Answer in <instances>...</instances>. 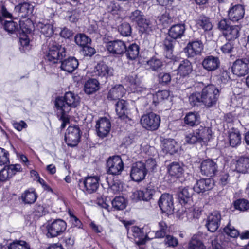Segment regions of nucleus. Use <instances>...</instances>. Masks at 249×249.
I'll use <instances>...</instances> for the list:
<instances>
[{"label":"nucleus","mask_w":249,"mask_h":249,"mask_svg":"<svg viewBox=\"0 0 249 249\" xmlns=\"http://www.w3.org/2000/svg\"><path fill=\"white\" fill-rule=\"evenodd\" d=\"M189 101L192 106H195L201 102V94L198 92L192 93L189 97Z\"/></svg>","instance_id":"56"},{"label":"nucleus","mask_w":249,"mask_h":249,"mask_svg":"<svg viewBox=\"0 0 249 249\" xmlns=\"http://www.w3.org/2000/svg\"><path fill=\"white\" fill-rule=\"evenodd\" d=\"M8 153L5 149L0 147V165L5 164L9 162Z\"/></svg>","instance_id":"60"},{"label":"nucleus","mask_w":249,"mask_h":249,"mask_svg":"<svg viewBox=\"0 0 249 249\" xmlns=\"http://www.w3.org/2000/svg\"><path fill=\"white\" fill-rule=\"evenodd\" d=\"M244 14L243 6L241 5H236L229 10L228 16L230 20L237 21L243 18Z\"/></svg>","instance_id":"26"},{"label":"nucleus","mask_w":249,"mask_h":249,"mask_svg":"<svg viewBox=\"0 0 249 249\" xmlns=\"http://www.w3.org/2000/svg\"><path fill=\"white\" fill-rule=\"evenodd\" d=\"M219 96V89L213 85L205 87L201 92V102L208 107L215 105Z\"/></svg>","instance_id":"3"},{"label":"nucleus","mask_w":249,"mask_h":249,"mask_svg":"<svg viewBox=\"0 0 249 249\" xmlns=\"http://www.w3.org/2000/svg\"><path fill=\"white\" fill-rule=\"evenodd\" d=\"M33 9V6L28 2L19 3L15 7V11L18 16L23 18L32 14Z\"/></svg>","instance_id":"25"},{"label":"nucleus","mask_w":249,"mask_h":249,"mask_svg":"<svg viewBox=\"0 0 249 249\" xmlns=\"http://www.w3.org/2000/svg\"><path fill=\"white\" fill-rule=\"evenodd\" d=\"M111 124L107 118H101L96 123V129L98 135L102 138L106 137L110 131Z\"/></svg>","instance_id":"18"},{"label":"nucleus","mask_w":249,"mask_h":249,"mask_svg":"<svg viewBox=\"0 0 249 249\" xmlns=\"http://www.w3.org/2000/svg\"><path fill=\"white\" fill-rule=\"evenodd\" d=\"M147 174L146 169L142 162H137L131 167L130 177L132 179L136 182L143 180Z\"/></svg>","instance_id":"10"},{"label":"nucleus","mask_w":249,"mask_h":249,"mask_svg":"<svg viewBox=\"0 0 249 249\" xmlns=\"http://www.w3.org/2000/svg\"><path fill=\"white\" fill-rule=\"evenodd\" d=\"M66 223L62 219H56L47 225L48 237H55L62 234L66 229Z\"/></svg>","instance_id":"5"},{"label":"nucleus","mask_w":249,"mask_h":249,"mask_svg":"<svg viewBox=\"0 0 249 249\" xmlns=\"http://www.w3.org/2000/svg\"><path fill=\"white\" fill-rule=\"evenodd\" d=\"M171 80V77L169 73L160 72L158 74L159 82L162 85L169 83Z\"/></svg>","instance_id":"55"},{"label":"nucleus","mask_w":249,"mask_h":249,"mask_svg":"<svg viewBox=\"0 0 249 249\" xmlns=\"http://www.w3.org/2000/svg\"><path fill=\"white\" fill-rule=\"evenodd\" d=\"M99 178L97 176H89L83 180H80L79 186H83L85 191L89 194L96 191L99 187Z\"/></svg>","instance_id":"12"},{"label":"nucleus","mask_w":249,"mask_h":249,"mask_svg":"<svg viewBox=\"0 0 249 249\" xmlns=\"http://www.w3.org/2000/svg\"><path fill=\"white\" fill-rule=\"evenodd\" d=\"M127 104L124 100H119L115 104V110L118 117L122 120L127 118Z\"/></svg>","instance_id":"28"},{"label":"nucleus","mask_w":249,"mask_h":249,"mask_svg":"<svg viewBox=\"0 0 249 249\" xmlns=\"http://www.w3.org/2000/svg\"><path fill=\"white\" fill-rule=\"evenodd\" d=\"M160 122V116L153 113L144 115L141 119V123L142 126L146 129L152 130L158 129Z\"/></svg>","instance_id":"7"},{"label":"nucleus","mask_w":249,"mask_h":249,"mask_svg":"<svg viewBox=\"0 0 249 249\" xmlns=\"http://www.w3.org/2000/svg\"><path fill=\"white\" fill-rule=\"evenodd\" d=\"M80 102V97L71 91L66 92L63 97L56 98L55 105L58 117L62 121V129L64 128L66 124L69 123L70 116L68 113L72 108L77 107Z\"/></svg>","instance_id":"2"},{"label":"nucleus","mask_w":249,"mask_h":249,"mask_svg":"<svg viewBox=\"0 0 249 249\" xmlns=\"http://www.w3.org/2000/svg\"><path fill=\"white\" fill-rule=\"evenodd\" d=\"M118 31L123 36H128L131 35V27L128 23L124 22L119 26Z\"/></svg>","instance_id":"52"},{"label":"nucleus","mask_w":249,"mask_h":249,"mask_svg":"<svg viewBox=\"0 0 249 249\" xmlns=\"http://www.w3.org/2000/svg\"><path fill=\"white\" fill-rule=\"evenodd\" d=\"M159 230L155 232V238H163L166 235L167 231V226L164 221L158 223Z\"/></svg>","instance_id":"48"},{"label":"nucleus","mask_w":249,"mask_h":249,"mask_svg":"<svg viewBox=\"0 0 249 249\" xmlns=\"http://www.w3.org/2000/svg\"><path fill=\"white\" fill-rule=\"evenodd\" d=\"M139 47L136 43H133L129 46L124 52L127 57L130 60H134L138 57L139 54Z\"/></svg>","instance_id":"40"},{"label":"nucleus","mask_w":249,"mask_h":249,"mask_svg":"<svg viewBox=\"0 0 249 249\" xmlns=\"http://www.w3.org/2000/svg\"><path fill=\"white\" fill-rule=\"evenodd\" d=\"M159 20L164 26H166L173 21L172 18L167 13L162 15L160 17Z\"/></svg>","instance_id":"59"},{"label":"nucleus","mask_w":249,"mask_h":249,"mask_svg":"<svg viewBox=\"0 0 249 249\" xmlns=\"http://www.w3.org/2000/svg\"><path fill=\"white\" fill-rule=\"evenodd\" d=\"M185 141L187 143L190 144H193L197 142H199L198 135H197L196 130L192 133L187 134L185 136Z\"/></svg>","instance_id":"54"},{"label":"nucleus","mask_w":249,"mask_h":249,"mask_svg":"<svg viewBox=\"0 0 249 249\" xmlns=\"http://www.w3.org/2000/svg\"><path fill=\"white\" fill-rule=\"evenodd\" d=\"M196 132L198 135L199 142H206L211 137L212 130L209 127L200 126L198 129L196 130Z\"/></svg>","instance_id":"34"},{"label":"nucleus","mask_w":249,"mask_h":249,"mask_svg":"<svg viewBox=\"0 0 249 249\" xmlns=\"http://www.w3.org/2000/svg\"><path fill=\"white\" fill-rule=\"evenodd\" d=\"M112 207L117 210L124 209L126 206L125 200L123 197H116L112 201Z\"/></svg>","instance_id":"47"},{"label":"nucleus","mask_w":249,"mask_h":249,"mask_svg":"<svg viewBox=\"0 0 249 249\" xmlns=\"http://www.w3.org/2000/svg\"><path fill=\"white\" fill-rule=\"evenodd\" d=\"M185 31L184 24H178L172 26L168 31L169 36L173 39H177L181 38Z\"/></svg>","instance_id":"29"},{"label":"nucleus","mask_w":249,"mask_h":249,"mask_svg":"<svg viewBox=\"0 0 249 249\" xmlns=\"http://www.w3.org/2000/svg\"><path fill=\"white\" fill-rule=\"evenodd\" d=\"M53 38H51L48 41V50L45 53V60L50 64L61 62V69L69 73H71L78 67V60L75 57H71L62 61V59L66 55L65 48L59 45Z\"/></svg>","instance_id":"1"},{"label":"nucleus","mask_w":249,"mask_h":249,"mask_svg":"<svg viewBox=\"0 0 249 249\" xmlns=\"http://www.w3.org/2000/svg\"><path fill=\"white\" fill-rule=\"evenodd\" d=\"M146 65L148 69L154 71H160L164 65L163 62L156 57L151 58L147 61Z\"/></svg>","instance_id":"36"},{"label":"nucleus","mask_w":249,"mask_h":249,"mask_svg":"<svg viewBox=\"0 0 249 249\" xmlns=\"http://www.w3.org/2000/svg\"><path fill=\"white\" fill-rule=\"evenodd\" d=\"M143 18V15L142 12L138 10H136L134 12H132L129 16V19L130 20L133 22H136L137 24L141 21H142Z\"/></svg>","instance_id":"53"},{"label":"nucleus","mask_w":249,"mask_h":249,"mask_svg":"<svg viewBox=\"0 0 249 249\" xmlns=\"http://www.w3.org/2000/svg\"><path fill=\"white\" fill-rule=\"evenodd\" d=\"M164 239V244L169 247H175L178 245V239L172 235H166Z\"/></svg>","instance_id":"57"},{"label":"nucleus","mask_w":249,"mask_h":249,"mask_svg":"<svg viewBox=\"0 0 249 249\" xmlns=\"http://www.w3.org/2000/svg\"><path fill=\"white\" fill-rule=\"evenodd\" d=\"M224 232L227 235L236 238L239 235L238 231L232 226L229 222L223 229Z\"/></svg>","instance_id":"49"},{"label":"nucleus","mask_w":249,"mask_h":249,"mask_svg":"<svg viewBox=\"0 0 249 249\" xmlns=\"http://www.w3.org/2000/svg\"><path fill=\"white\" fill-rule=\"evenodd\" d=\"M220 62L217 57L212 55L206 56L202 61L203 68L208 71L217 70L220 66Z\"/></svg>","instance_id":"20"},{"label":"nucleus","mask_w":249,"mask_h":249,"mask_svg":"<svg viewBox=\"0 0 249 249\" xmlns=\"http://www.w3.org/2000/svg\"><path fill=\"white\" fill-rule=\"evenodd\" d=\"M240 30V28L238 26H231L224 32V35L227 40H233L238 37Z\"/></svg>","instance_id":"39"},{"label":"nucleus","mask_w":249,"mask_h":249,"mask_svg":"<svg viewBox=\"0 0 249 249\" xmlns=\"http://www.w3.org/2000/svg\"><path fill=\"white\" fill-rule=\"evenodd\" d=\"M176 142L173 139L165 140L162 144V149L167 153L173 154L177 151Z\"/></svg>","instance_id":"42"},{"label":"nucleus","mask_w":249,"mask_h":249,"mask_svg":"<svg viewBox=\"0 0 249 249\" xmlns=\"http://www.w3.org/2000/svg\"><path fill=\"white\" fill-rule=\"evenodd\" d=\"M231 71L238 77L244 76L249 71V61L247 59L236 60L232 64Z\"/></svg>","instance_id":"8"},{"label":"nucleus","mask_w":249,"mask_h":249,"mask_svg":"<svg viewBox=\"0 0 249 249\" xmlns=\"http://www.w3.org/2000/svg\"><path fill=\"white\" fill-rule=\"evenodd\" d=\"M94 71L96 75L101 77L107 78L112 75V70L103 62L97 65Z\"/></svg>","instance_id":"31"},{"label":"nucleus","mask_w":249,"mask_h":249,"mask_svg":"<svg viewBox=\"0 0 249 249\" xmlns=\"http://www.w3.org/2000/svg\"><path fill=\"white\" fill-rule=\"evenodd\" d=\"M155 193L154 187L149 184L146 188L142 190L136 191L133 193L134 198L138 200H143L148 201L152 199L153 195Z\"/></svg>","instance_id":"17"},{"label":"nucleus","mask_w":249,"mask_h":249,"mask_svg":"<svg viewBox=\"0 0 249 249\" xmlns=\"http://www.w3.org/2000/svg\"><path fill=\"white\" fill-rule=\"evenodd\" d=\"M22 168L20 164H11L4 167L0 171V181H5L11 178L17 172L21 171Z\"/></svg>","instance_id":"15"},{"label":"nucleus","mask_w":249,"mask_h":249,"mask_svg":"<svg viewBox=\"0 0 249 249\" xmlns=\"http://www.w3.org/2000/svg\"><path fill=\"white\" fill-rule=\"evenodd\" d=\"M80 137L79 127L77 125L70 126L65 133V140L69 146L72 147L78 144Z\"/></svg>","instance_id":"6"},{"label":"nucleus","mask_w":249,"mask_h":249,"mask_svg":"<svg viewBox=\"0 0 249 249\" xmlns=\"http://www.w3.org/2000/svg\"><path fill=\"white\" fill-rule=\"evenodd\" d=\"M206 247L201 240V236L194 235L188 245V249H205Z\"/></svg>","instance_id":"37"},{"label":"nucleus","mask_w":249,"mask_h":249,"mask_svg":"<svg viewBox=\"0 0 249 249\" xmlns=\"http://www.w3.org/2000/svg\"><path fill=\"white\" fill-rule=\"evenodd\" d=\"M144 165H145V168L146 169V172L147 173L148 170L153 171L155 169L157 164L155 160L148 159L145 163H144Z\"/></svg>","instance_id":"62"},{"label":"nucleus","mask_w":249,"mask_h":249,"mask_svg":"<svg viewBox=\"0 0 249 249\" xmlns=\"http://www.w3.org/2000/svg\"><path fill=\"white\" fill-rule=\"evenodd\" d=\"M3 25L5 30L9 33H13L16 28V23L12 20L5 21Z\"/></svg>","instance_id":"63"},{"label":"nucleus","mask_w":249,"mask_h":249,"mask_svg":"<svg viewBox=\"0 0 249 249\" xmlns=\"http://www.w3.org/2000/svg\"><path fill=\"white\" fill-rule=\"evenodd\" d=\"M199 116L196 112H189L186 115L184 118L185 124L190 126H194L197 125L199 123Z\"/></svg>","instance_id":"38"},{"label":"nucleus","mask_w":249,"mask_h":249,"mask_svg":"<svg viewBox=\"0 0 249 249\" xmlns=\"http://www.w3.org/2000/svg\"><path fill=\"white\" fill-rule=\"evenodd\" d=\"M193 194L192 188L188 187L183 188H179L178 193V196L180 203L182 205H186L192 202L191 196Z\"/></svg>","instance_id":"22"},{"label":"nucleus","mask_w":249,"mask_h":249,"mask_svg":"<svg viewBox=\"0 0 249 249\" xmlns=\"http://www.w3.org/2000/svg\"><path fill=\"white\" fill-rule=\"evenodd\" d=\"M128 80L132 92L139 93L142 97L148 94L149 90L141 86L139 79L136 76H129Z\"/></svg>","instance_id":"16"},{"label":"nucleus","mask_w":249,"mask_h":249,"mask_svg":"<svg viewBox=\"0 0 249 249\" xmlns=\"http://www.w3.org/2000/svg\"><path fill=\"white\" fill-rule=\"evenodd\" d=\"M121 189V187L118 182L114 181L110 184L107 189L108 193L110 195H113L120 192Z\"/></svg>","instance_id":"58"},{"label":"nucleus","mask_w":249,"mask_h":249,"mask_svg":"<svg viewBox=\"0 0 249 249\" xmlns=\"http://www.w3.org/2000/svg\"><path fill=\"white\" fill-rule=\"evenodd\" d=\"M99 82L95 79L89 80L85 84V91L90 94L95 92L99 89Z\"/></svg>","instance_id":"41"},{"label":"nucleus","mask_w":249,"mask_h":249,"mask_svg":"<svg viewBox=\"0 0 249 249\" xmlns=\"http://www.w3.org/2000/svg\"><path fill=\"white\" fill-rule=\"evenodd\" d=\"M144 228H140L137 226H133L131 229V232L135 238L139 240L141 244H143L145 242V239L148 238L146 232L144 231Z\"/></svg>","instance_id":"35"},{"label":"nucleus","mask_w":249,"mask_h":249,"mask_svg":"<svg viewBox=\"0 0 249 249\" xmlns=\"http://www.w3.org/2000/svg\"><path fill=\"white\" fill-rule=\"evenodd\" d=\"M228 137L229 144L231 147H236L241 142V134L237 129H231L228 132Z\"/></svg>","instance_id":"30"},{"label":"nucleus","mask_w":249,"mask_h":249,"mask_svg":"<svg viewBox=\"0 0 249 249\" xmlns=\"http://www.w3.org/2000/svg\"><path fill=\"white\" fill-rule=\"evenodd\" d=\"M193 71L191 63L187 59L181 61L178 68V75L180 77L177 79L180 80L181 78L188 76Z\"/></svg>","instance_id":"24"},{"label":"nucleus","mask_w":249,"mask_h":249,"mask_svg":"<svg viewBox=\"0 0 249 249\" xmlns=\"http://www.w3.org/2000/svg\"><path fill=\"white\" fill-rule=\"evenodd\" d=\"M200 171L202 175L212 177L218 171V166L214 160L207 159L203 160L200 165Z\"/></svg>","instance_id":"9"},{"label":"nucleus","mask_w":249,"mask_h":249,"mask_svg":"<svg viewBox=\"0 0 249 249\" xmlns=\"http://www.w3.org/2000/svg\"><path fill=\"white\" fill-rule=\"evenodd\" d=\"M37 27L40 30V32L46 37H49L47 39L46 46H47V50H48V45L49 39L53 38V39L55 42L54 38L55 37L52 36L53 33V25L51 23L45 22H39L37 24Z\"/></svg>","instance_id":"27"},{"label":"nucleus","mask_w":249,"mask_h":249,"mask_svg":"<svg viewBox=\"0 0 249 249\" xmlns=\"http://www.w3.org/2000/svg\"><path fill=\"white\" fill-rule=\"evenodd\" d=\"M158 205L162 213H171L174 210L173 197L172 195L163 194L158 201Z\"/></svg>","instance_id":"11"},{"label":"nucleus","mask_w":249,"mask_h":249,"mask_svg":"<svg viewBox=\"0 0 249 249\" xmlns=\"http://www.w3.org/2000/svg\"><path fill=\"white\" fill-rule=\"evenodd\" d=\"M126 90L121 85H116L111 88L107 95V99L110 101L120 100L125 94Z\"/></svg>","instance_id":"21"},{"label":"nucleus","mask_w":249,"mask_h":249,"mask_svg":"<svg viewBox=\"0 0 249 249\" xmlns=\"http://www.w3.org/2000/svg\"><path fill=\"white\" fill-rule=\"evenodd\" d=\"M234 206L237 210L245 211L249 208V202L245 199H239L234 202Z\"/></svg>","instance_id":"51"},{"label":"nucleus","mask_w":249,"mask_h":249,"mask_svg":"<svg viewBox=\"0 0 249 249\" xmlns=\"http://www.w3.org/2000/svg\"><path fill=\"white\" fill-rule=\"evenodd\" d=\"M138 25L142 28L143 31L148 32L149 30H151V23L150 21L144 18L142 19V21H141L138 24Z\"/></svg>","instance_id":"64"},{"label":"nucleus","mask_w":249,"mask_h":249,"mask_svg":"<svg viewBox=\"0 0 249 249\" xmlns=\"http://www.w3.org/2000/svg\"><path fill=\"white\" fill-rule=\"evenodd\" d=\"M106 47L107 50L113 54H121L126 50L124 43L120 40L110 41L107 43Z\"/></svg>","instance_id":"19"},{"label":"nucleus","mask_w":249,"mask_h":249,"mask_svg":"<svg viewBox=\"0 0 249 249\" xmlns=\"http://www.w3.org/2000/svg\"><path fill=\"white\" fill-rule=\"evenodd\" d=\"M196 24L199 28H201L205 31H209L211 30L213 27L210 19L205 17H201L198 19Z\"/></svg>","instance_id":"45"},{"label":"nucleus","mask_w":249,"mask_h":249,"mask_svg":"<svg viewBox=\"0 0 249 249\" xmlns=\"http://www.w3.org/2000/svg\"><path fill=\"white\" fill-rule=\"evenodd\" d=\"M235 170L240 173H249V158L240 157L236 161Z\"/></svg>","instance_id":"33"},{"label":"nucleus","mask_w":249,"mask_h":249,"mask_svg":"<svg viewBox=\"0 0 249 249\" xmlns=\"http://www.w3.org/2000/svg\"><path fill=\"white\" fill-rule=\"evenodd\" d=\"M175 43V41H174L170 38H166L164 41L163 43L164 49L166 50V51L168 52L172 51L174 45Z\"/></svg>","instance_id":"61"},{"label":"nucleus","mask_w":249,"mask_h":249,"mask_svg":"<svg viewBox=\"0 0 249 249\" xmlns=\"http://www.w3.org/2000/svg\"><path fill=\"white\" fill-rule=\"evenodd\" d=\"M221 220V215L219 211H215L210 213L206 223L208 230L212 232L215 231L220 225Z\"/></svg>","instance_id":"13"},{"label":"nucleus","mask_w":249,"mask_h":249,"mask_svg":"<svg viewBox=\"0 0 249 249\" xmlns=\"http://www.w3.org/2000/svg\"><path fill=\"white\" fill-rule=\"evenodd\" d=\"M213 187V181L211 178L200 179L194 186L193 189L197 193L209 190Z\"/></svg>","instance_id":"23"},{"label":"nucleus","mask_w":249,"mask_h":249,"mask_svg":"<svg viewBox=\"0 0 249 249\" xmlns=\"http://www.w3.org/2000/svg\"><path fill=\"white\" fill-rule=\"evenodd\" d=\"M170 175L177 178L180 177L184 172L183 165L178 162H173L167 166Z\"/></svg>","instance_id":"32"},{"label":"nucleus","mask_w":249,"mask_h":249,"mask_svg":"<svg viewBox=\"0 0 249 249\" xmlns=\"http://www.w3.org/2000/svg\"><path fill=\"white\" fill-rule=\"evenodd\" d=\"M203 49V45L201 41L196 40L190 42L184 48V52L188 57H194L201 53Z\"/></svg>","instance_id":"14"},{"label":"nucleus","mask_w":249,"mask_h":249,"mask_svg":"<svg viewBox=\"0 0 249 249\" xmlns=\"http://www.w3.org/2000/svg\"><path fill=\"white\" fill-rule=\"evenodd\" d=\"M21 198L25 203L32 204L35 202L37 196L34 190H27L22 195Z\"/></svg>","instance_id":"43"},{"label":"nucleus","mask_w":249,"mask_h":249,"mask_svg":"<svg viewBox=\"0 0 249 249\" xmlns=\"http://www.w3.org/2000/svg\"><path fill=\"white\" fill-rule=\"evenodd\" d=\"M7 249H30V247L24 241L16 240L8 245Z\"/></svg>","instance_id":"44"},{"label":"nucleus","mask_w":249,"mask_h":249,"mask_svg":"<svg viewBox=\"0 0 249 249\" xmlns=\"http://www.w3.org/2000/svg\"><path fill=\"white\" fill-rule=\"evenodd\" d=\"M107 172L113 175H120L124 169V163L119 156L110 157L107 162Z\"/></svg>","instance_id":"4"},{"label":"nucleus","mask_w":249,"mask_h":249,"mask_svg":"<svg viewBox=\"0 0 249 249\" xmlns=\"http://www.w3.org/2000/svg\"><path fill=\"white\" fill-rule=\"evenodd\" d=\"M75 43L79 46L84 47L90 43L91 39L83 34H79L75 36Z\"/></svg>","instance_id":"50"},{"label":"nucleus","mask_w":249,"mask_h":249,"mask_svg":"<svg viewBox=\"0 0 249 249\" xmlns=\"http://www.w3.org/2000/svg\"><path fill=\"white\" fill-rule=\"evenodd\" d=\"M169 95V92L168 90H163L158 91L157 93L152 95L153 102L156 105L162 100L167 99Z\"/></svg>","instance_id":"46"}]
</instances>
